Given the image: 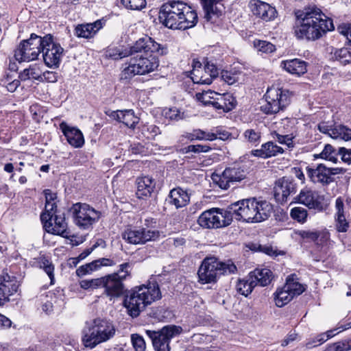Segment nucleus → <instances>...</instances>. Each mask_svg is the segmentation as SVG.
<instances>
[{"mask_svg": "<svg viewBox=\"0 0 351 351\" xmlns=\"http://www.w3.org/2000/svg\"><path fill=\"white\" fill-rule=\"evenodd\" d=\"M297 21L294 27L295 36L298 39L317 40L327 32L335 29L332 20L317 8H308L295 12Z\"/></svg>", "mask_w": 351, "mask_h": 351, "instance_id": "1", "label": "nucleus"}, {"mask_svg": "<svg viewBox=\"0 0 351 351\" xmlns=\"http://www.w3.org/2000/svg\"><path fill=\"white\" fill-rule=\"evenodd\" d=\"M158 19L166 27L186 29L197 23V14L191 6L180 1H168L160 8Z\"/></svg>", "mask_w": 351, "mask_h": 351, "instance_id": "2", "label": "nucleus"}, {"mask_svg": "<svg viewBox=\"0 0 351 351\" xmlns=\"http://www.w3.org/2000/svg\"><path fill=\"white\" fill-rule=\"evenodd\" d=\"M273 211V206L266 200L255 197L243 199L229 205L232 218L246 223H260L267 220Z\"/></svg>", "mask_w": 351, "mask_h": 351, "instance_id": "3", "label": "nucleus"}, {"mask_svg": "<svg viewBox=\"0 0 351 351\" xmlns=\"http://www.w3.org/2000/svg\"><path fill=\"white\" fill-rule=\"evenodd\" d=\"M161 297L158 284L156 282H149L147 285L132 289L125 296L123 304L128 314L132 317H136L147 306Z\"/></svg>", "mask_w": 351, "mask_h": 351, "instance_id": "4", "label": "nucleus"}, {"mask_svg": "<svg viewBox=\"0 0 351 351\" xmlns=\"http://www.w3.org/2000/svg\"><path fill=\"white\" fill-rule=\"evenodd\" d=\"M116 328L113 323L106 319L96 318L86 322L82 330V343L86 348L93 349L97 345L114 337Z\"/></svg>", "mask_w": 351, "mask_h": 351, "instance_id": "5", "label": "nucleus"}, {"mask_svg": "<svg viewBox=\"0 0 351 351\" xmlns=\"http://www.w3.org/2000/svg\"><path fill=\"white\" fill-rule=\"evenodd\" d=\"M154 52H139L130 59L120 75L121 80H129L136 75H145L155 71L159 66L158 58L153 55ZM159 55L157 52H155Z\"/></svg>", "mask_w": 351, "mask_h": 351, "instance_id": "6", "label": "nucleus"}, {"mask_svg": "<svg viewBox=\"0 0 351 351\" xmlns=\"http://www.w3.org/2000/svg\"><path fill=\"white\" fill-rule=\"evenodd\" d=\"M130 267L129 263H125L119 265L117 272L101 277V289H104L103 295L108 298L110 301L125 295L126 292L123 281L130 276L128 268Z\"/></svg>", "mask_w": 351, "mask_h": 351, "instance_id": "7", "label": "nucleus"}, {"mask_svg": "<svg viewBox=\"0 0 351 351\" xmlns=\"http://www.w3.org/2000/svg\"><path fill=\"white\" fill-rule=\"evenodd\" d=\"M237 267L231 262L223 263L215 257L206 258L198 269L199 281L203 284L215 282L221 275L234 274Z\"/></svg>", "mask_w": 351, "mask_h": 351, "instance_id": "8", "label": "nucleus"}, {"mask_svg": "<svg viewBox=\"0 0 351 351\" xmlns=\"http://www.w3.org/2000/svg\"><path fill=\"white\" fill-rule=\"evenodd\" d=\"M157 52L160 56L166 55L168 49L166 45L155 42L151 37L144 36L137 40L130 48V50H120L119 49H110L107 51V56L114 60L138 53L139 52Z\"/></svg>", "mask_w": 351, "mask_h": 351, "instance_id": "9", "label": "nucleus"}, {"mask_svg": "<svg viewBox=\"0 0 351 351\" xmlns=\"http://www.w3.org/2000/svg\"><path fill=\"white\" fill-rule=\"evenodd\" d=\"M44 45V36L32 34L29 38L22 40L14 52L17 61L29 62L38 58L42 52Z\"/></svg>", "mask_w": 351, "mask_h": 351, "instance_id": "10", "label": "nucleus"}, {"mask_svg": "<svg viewBox=\"0 0 351 351\" xmlns=\"http://www.w3.org/2000/svg\"><path fill=\"white\" fill-rule=\"evenodd\" d=\"M266 104L261 106V110L265 114H275L285 108L291 101L289 90L282 88H268L265 95Z\"/></svg>", "mask_w": 351, "mask_h": 351, "instance_id": "11", "label": "nucleus"}, {"mask_svg": "<svg viewBox=\"0 0 351 351\" xmlns=\"http://www.w3.org/2000/svg\"><path fill=\"white\" fill-rule=\"evenodd\" d=\"M75 223L82 230L93 228L94 224L101 218L100 211L85 203H76L71 208Z\"/></svg>", "mask_w": 351, "mask_h": 351, "instance_id": "12", "label": "nucleus"}, {"mask_svg": "<svg viewBox=\"0 0 351 351\" xmlns=\"http://www.w3.org/2000/svg\"><path fill=\"white\" fill-rule=\"evenodd\" d=\"M232 221L229 213V206L226 210L213 208L203 212L197 219L198 224L204 228H219L229 226Z\"/></svg>", "mask_w": 351, "mask_h": 351, "instance_id": "13", "label": "nucleus"}, {"mask_svg": "<svg viewBox=\"0 0 351 351\" xmlns=\"http://www.w3.org/2000/svg\"><path fill=\"white\" fill-rule=\"evenodd\" d=\"M182 331V327L169 325L158 331L147 330L146 334L152 339L156 351H170L169 343L171 339L179 335Z\"/></svg>", "mask_w": 351, "mask_h": 351, "instance_id": "14", "label": "nucleus"}, {"mask_svg": "<svg viewBox=\"0 0 351 351\" xmlns=\"http://www.w3.org/2000/svg\"><path fill=\"white\" fill-rule=\"evenodd\" d=\"M159 236V231L145 228H128L121 233L122 239L132 245L145 244L147 241L156 240Z\"/></svg>", "mask_w": 351, "mask_h": 351, "instance_id": "15", "label": "nucleus"}, {"mask_svg": "<svg viewBox=\"0 0 351 351\" xmlns=\"http://www.w3.org/2000/svg\"><path fill=\"white\" fill-rule=\"evenodd\" d=\"M63 48L60 44L53 42L51 34L44 36L42 53L44 62L49 67H58L62 56Z\"/></svg>", "mask_w": 351, "mask_h": 351, "instance_id": "16", "label": "nucleus"}, {"mask_svg": "<svg viewBox=\"0 0 351 351\" xmlns=\"http://www.w3.org/2000/svg\"><path fill=\"white\" fill-rule=\"evenodd\" d=\"M53 217L54 218L50 217L49 214L47 213H41L40 220L44 228L49 233L67 238L69 232L67 231V223L64 215L63 213L62 215H55Z\"/></svg>", "mask_w": 351, "mask_h": 351, "instance_id": "17", "label": "nucleus"}, {"mask_svg": "<svg viewBox=\"0 0 351 351\" xmlns=\"http://www.w3.org/2000/svg\"><path fill=\"white\" fill-rule=\"evenodd\" d=\"M245 178V171L237 166L225 169L222 174L214 176L213 180L221 189L226 190L231 184L241 182Z\"/></svg>", "mask_w": 351, "mask_h": 351, "instance_id": "18", "label": "nucleus"}, {"mask_svg": "<svg viewBox=\"0 0 351 351\" xmlns=\"http://www.w3.org/2000/svg\"><path fill=\"white\" fill-rule=\"evenodd\" d=\"M324 197L319 195L315 191L309 189H302L300 193L294 197L293 202L303 204L309 209H315L323 211L326 209L327 204L324 202Z\"/></svg>", "mask_w": 351, "mask_h": 351, "instance_id": "19", "label": "nucleus"}, {"mask_svg": "<svg viewBox=\"0 0 351 351\" xmlns=\"http://www.w3.org/2000/svg\"><path fill=\"white\" fill-rule=\"evenodd\" d=\"M298 185L291 178L283 177L275 182L274 188V198L277 202L284 204L289 195L297 192Z\"/></svg>", "mask_w": 351, "mask_h": 351, "instance_id": "20", "label": "nucleus"}, {"mask_svg": "<svg viewBox=\"0 0 351 351\" xmlns=\"http://www.w3.org/2000/svg\"><path fill=\"white\" fill-rule=\"evenodd\" d=\"M306 173L311 182L322 186H328L335 181L334 177L330 176L329 167L324 164L307 166Z\"/></svg>", "mask_w": 351, "mask_h": 351, "instance_id": "21", "label": "nucleus"}, {"mask_svg": "<svg viewBox=\"0 0 351 351\" xmlns=\"http://www.w3.org/2000/svg\"><path fill=\"white\" fill-rule=\"evenodd\" d=\"M249 6L256 17L265 22L274 20L278 14L275 7L260 0H251Z\"/></svg>", "mask_w": 351, "mask_h": 351, "instance_id": "22", "label": "nucleus"}, {"mask_svg": "<svg viewBox=\"0 0 351 351\" xmlns=\"http://www.w3.org/2000/svg\"><path fill=\"white\" fill-rule=\"evenodd\" d=\"M60 129L65 136L67 142L74 147H81L84 144V138L82 132L74 127L68 125L65 122L60 124Z\"/></svg>", "mask_w": 351, "mask_h": 351, "instance_id": "23", "label": "nucleus"}, {"mask_svg": "<svg viewBox=\"0 0 351 351\" xmlns=\"http://www.w3.org/2000/svg\"><path fill=\"white\" fill-rule=\"evenodd\" d=\"M137 190L136 195L138 198L147 199L152 196L156 189V181L152 177L143 176L136 179Z\"/></svg>", "mask_w": 351, "mask_h": 351, "instance_id": "24", "label": "nucleus"}, {"mask_svg": "<svg viewBox=\"0 0 351 351\" xmlns=\"http://www.w3.org/2000/svg\"><path fill=\"white\" fill-rule=\"evenodd\" d=\"M284 149L275 144L273 141H268L262 144L260 149L252 150V156L262 158H269L282 154Z\"/></svg>", "mask_w": 351, "mask_h": 351, "instance_id": "25", "label": "nucleus"}, {"mask_svg": "<svg viewBox=\"0 0 351 351\" xmlns=\"http://www.w3.org/2000/svg\"><path fill=\"white\" fill-rule=\"evenodd\" d=\"M280 66L291 75L300 76L307 71V63L298 58L282 60Z\"/></svg>", "mask_w": 351, "mask_h": 351, "instance_id": "26", "label": "nucleus"}, {"mask_svg": "<svg viewBox=\"0 0 351 351\" xmlns=\"http://www.w3.org/2000/svg\"><path fill=\"white\" fill-rule=\"evenodd\" d=\"M297 234L307 241L314 242L317 245H322L329 239V233L322 230H299Z\"/></svg>", "mask_w": 351, "mask_h": 351, "instance_id": "27", "label": "nucleus"}, {"mask_svg": "<svg viewBox=\"0 0 351 351\" xmlns=\"http://www.w3.org/2000/svg\"><path fill=\"white\" fill-rule=\"evenodd\" d=\"M190 197L186 191L181 188L171 190L167 201L169 204L175 206L176 208L185 206L189 202Z\"/></svg>", "mask_w": 351, "mask_h": 351, "instance_id": "28", "label": "nucleus"}, {"mask_svg": "<svg viewBox=\"0 0 351 351\" xmlns=\"http://www.w3.org/2000/svg\"><path fill=\"white\" fill-rule=\"evenodd\" d=\"M8 280L5 277L0 278V304L9 300V296L13 295L18 290L19 285L15 280H10V276H7Z\"/></svg>", "mask_w": 351, "mask_h": 351, "instance_id": "29", "label": "nucleus"}, {"mask_svg": "<svg viewBox=\"0 0 351 351\" xmlns=\"http://www.w3.org/2000/svg\"><path fill=\"white\" fill-rule=\"evenodd\" d=\"M222 0H201L207 21H211L214 16L218 17L222 12Z\"/></svg>", "mask_w": 351, "mask_h": 351, "instance_id": "30", "label": "nucleus"}, {"mask_svg": "<svg viewBox=\"0 0 351 351\" xmlns=\"http://www.w3.org/2000/svg\"><path fill=\"white\" fill-rule=\"evenodd\" d=\"M102 27L101 21L98 20L93 23L77 25L75 29V34L77 37L92 38Z\"/></svg>", "mask_w": 351, "mask_h": 351, "instance_id": "31", "label": "nucleus"}, {"mask_svg": "<svg viewBox=\"0 0 351 351\" xmlns=\"http://www.w3.org/2000/svg\"><path fill=\"white\" fill-rule=\"evenodd\" d=\"M213 107L218 110H222L224 112H229L235 107L236 101L234 98L230 94H219L215 99Z\"/></svg>", "mask_w": 351, "mask_h": 351, "instance_id": "32", "label": "nucleus"}, {"mask_svg": "<svg viewBox=\"0 0 351 351\" xmlns=\"http://www.w3.org/2000/svg\"><path fill=\"white\" fill-rule=\"evenodd\" d=\"M250 278L256 282V285L265 287L272 280V271L267 268L256 269L250 273Z\"/></svg>", "mask_w": 351, "mask_h": 351, "instance_id": "33", "label": "nucleus"}, {"mask_svg": "<svg viewBox=\"0 0 351 351\" xmlns=\"http://www.w3.org/2000/svg\"><path fill=\"white\" fill-rule=\"evenodd\" d=\"M256 286L255 281L250 278V275L249 274L245 278L238 281L236 289L238 293L243 295L247 296L252 293Z\"/></svg>", "mask_w": 351, "mask_h": 351, "instance_id": "34", "label": "nucleus"}, {"mask_svg": "<svg viewBox=\"0 0 351 351\" xmlns=\"http://www.w3.org/2000/svg\"><path fill=\"white\" fill-rule=\"evenodd\" d=\"M274 295L276 305L278 307L284 306L293 298L285 286L278 289Z\"/></svg>", "mask_w": 351, "mask_h": 351, "instance_id": "35", "label": "nucleus"}, {"mask_svg": "<svg viewBox=\"0 0 351 351\" xmlns=\"http://www.w3.org/2000/svg\"><path fill=\"white\" fill-rule=\"evenodd\" d=\"M22 81L33 78L38 81H42L40 71L37 64H32L27 69H25L19 75Z\"/></svg>", "mask_w": 351, "mask_h": 351, "instance_id": "36", "label": "nucleus"}, {"mask_svg": "<svg viewBox=\"0 0 351 351\" xmlns=\"http://www.w3.org/2000/svg\"><path fill=\"white\" fill-rule=\"evenodd\" d=\"M119 122L123 123L130 128H135L139 122V118L135 115L133 110H124L122 112Z\"/></svg>", "mask_w": 351, "mask_h": 351, "instance_id": "37", "label": "nucleus"}, {"mask_svg": "<svg viewBox=\"0 0 351 351\" xmlns=\"http://www.w3.org/2000/svg\"><path fill=\"white\" fill-rule=\"evenodd\" d=\"M243 137L247 143L257 146L261 141V132L257 128H248L243 132Z\"/></svg>", "mask_w": 351, "mask_h": 351, "instance_id": "38", "label": "nucleus"}, {"mask_svg": "<svg viewBox=\"0 0 351 351\" xmlns=\"http://www.w3.org/2000/svg\"><path fill=\"white\" fill-rule=\"evenodd\" d=\"M285 289L289 291L290 294L294 298L295 295H299L304 291V287L302 284L296 282L293 278L290 276L287 279L285 284Z\"/></svg>", "mask_w": 351, "mask_h": 351, "instance_id": "39", "label": "nucleus"}, {"mask_svg": "<svg viewBox=\"0 0 351 351\" xmlns=\"http://www.w3.org/2000/svg\"><path fill=\"white\" fill-rule=\"evenodd\" d=\"M330 136L333 138H340L345 141H351V129L344 125H337L334 128Z\"/></svg>", "mask_w": 351, "mask_h": 351, "instance_id": "40", "label": "nucleus"}, {"mask_svg": "<svg viewBox=\"0 0 351 351\" xmlns=\"http://www.w3.org/2000/svg\"><path fill=\"white\" fill-rule=\"evenodd\" d=\"M333 58L342 64L351 63V51L348 48L337 49L334 52Z\"/></svg>", "mask_w": 351, "mask_h": 351, "instance_id": "41", "label": "nucleus"}, {"mask_svg": "<svg viewBox=\"0 0 351 351\" xmlns=\"http://www.w3.org/2000/svg\"><path fill=\"white\" fill-rule=\"evenodd\" d=\"M290 215L293 219L304 223L307 219L308 212L304 208L294 207L291 210Z\"/></svg>", "mask_w": 351, "mask_h": 351, "instance_id": "42", "label": "nucleus"}, {"mask_svg": "<svg viewBox=\"0 0 351 351\" xmlns=\"http://www.w3.org/2000/svg\"><path fill=\"white\" fill-rule=\"evenodd\" d=\"M216 95V92L208 90L202 93H197L196 97L198 101L203 103L204 105H212L213 106Z\"/></svg>", "mask_w": 351, "mask_h": 351, "instance_id": "43", "label": "nucleus"}, {"mask_svg": "<svg viewBox=\"0 0 351 351\" xmlns=\"http://www.w3.org/2000/svg\"><path fill=\"white\" fill-rule=\"evenodd\" d=\"M114 263L112 260L109 258H99L88 263V267L89 268L90 273L98 270L102 266H112Z\"/></svg>", "mask_w": 351, "mask_h": 351, "instance_id": "44", "label": "nucleus"}, {"mask_svg": "<svg viewBox=\"0 0 351 351\" xmlns=\"http://www.w3.org/2000/svg\"><path fill=\"white\" fill-rule=\"evenodd\" d=\"M338 152H336L335 148L330 144H327L325 145L324 149L321 153V156L322 158L331 161L334 163H336L337 161Z\"/></svg>", "mask_w": 351, "mask_h": 351, "instance_id": "45", "label": "nucleus"}, {"mask_svg": "<svg viewBox=\"0 0 351 351\" xmlns=\"http://www.w3.org/2000/svg\"><path fill=\"white\" fill-rule=\"evenodd\" d=\"M80 287L84 290L101 289V278L80 281Z\"/></svg>", "mask_w": 351, "mask_h": 351, "instance_id": "46", "label": "nucleus"}, {"mask_svg": "<svg viewBox=\"0 0 351 351\" xmlns=\"http://www.w3.org/2000/svg\"><path fill=\"white\" fill-rule=\"evenodd\" d=\"M254 45L258 51L263 53H272L276 51L275 45L266 40H254Z\"/></svg>", "mask_w": 351, "mask_h": 351, "instance_id": "47", "label": "nucleus"}, {"mask_svg": "<svg viewBox=\"0 0 351 351\" xmlns=\"http://www.w3.org/2000/svg\"><path fill=\"white\" fill-rule=\"evenodd\" d=\"M122 4L128 9L141 10L146 6L145 0H121Z\"/></svg>", "mask_w": 351, "mask_h": 351, "instance_id": "48", "label": "nucleus"}, {"mask_svg": "<svg viewBox=\"0 0 351 351\" xmlns=\"http://www.w3.org/2000/svg\"><path fill=\"white\" fill-rule=\"evenodd\" d=\"M351 346L348 341H338L327 346L326 351H349Z\"/></svg>", "mask_w": 351, "mask_h": 351, "instance_id": "49", "label": "nucleus"}, {"mask_svg": "<svg viewBox=\"0 0 351 351\" xmlns=\"http://www.w3.org/2000/svg\"><path fill=\"white\" fill-rule=\"evenodd\" d=\"M131 341L135 351L145 350V341L142 336L138 334H132L131 335Z\"/></svg>", "mask_w": 351, "mask_h": 351, "instance_id": "50", "label": "nucleus"}, {"mask_svg": "<svg viewBox=\"0 0 351 351\" xmlns=\"http://www.w3.org/2000/svg\"><path fill=\"white\" fill-rule=\"evenodd\" d=\"M210 149H211V148L208 145H189V146L182 149V152L183 154H187L189 152L206 153V152H209Z\"/></svg>", "mask_w": 351, "mask_h": 351, "instance_id": "51", "label": "nucleus"}, {"mask_svg": "<svg viewBox=\"0 0 351 351\" xmlns=\"http://www.w3.org/2000/svg\"><path fill=\"white\" fill-rule=\"evenodd\" d=\"M326 341V338H325V336L324 335L319 334L315 337L309 338L307 339L305 343V346L308 349H311L322 345Z\"/></svg>", "mask_w": 351, "mask_h": 351, "instance_id": "52", "label": "nucleus"}, {"mask_svg": "<svg viewBox=\"0 0 351 351\" xmlns=\"http://www.w3.org/2000/svg\"><path fill=\"white\" fill-rule=\"evenodd\" d=\"M336 229L339 232H346L349 228V223L346 221L344 215L336 216Z\"/></svg>", "mask_w": 351, "mask_h": 351, "instance_id": "53", "label": "nucleus"}, {"mask_svg": "<svg viewBox=\"0 0 351 351\" xmlns=\"http://www.w3.org/2000/svg\"><path fill=\"white\" fill-rule=\"evenodd\" d=\"M273 136L279 143L285 144L287 145L288 147H293V138L289 135H281L275 132Z\"/></svg>", "mask_w": 351, "mask_h": 351, "instance_id": "54", "label": "nucleus"}, {"mask_svg": "<svg viewBox=\"0 0 351 351\" xmlns=\"http://www.w3.org/2000/svg\"><path fill=\"white\" fill-rule=\"evenodd\" d=\"M40 267L43 268L44 271L49 276L51 281L52 282L54 279V267L51 263H50L47 259L44 258L42 259Z\"/></svg>", "mask_w": 351, "mask_h": 351, "instance_id": "55", "label": "nucleus"}, {"mask_svg": "<svg viewBox=\"0 0 351 351\" xmlns=\"http://www.w3.org/2000/svg\"><path fill=\"white\" fill-rule=\"evenodd\" d=\"M165 116L171 120H179L181 119L180 112L176 108H169L165 110Z\"/></svg>", "mask_w": 351, "mask_h": 351, "instance_id": "56", "label": "nucleus"}, {"mask_svg": "<svg viewBox=\"0 0 351 351\" xmlns=\"http://www.w3.org/2000/svg\"><path fill=\"white\" fill-rule=\"evenodd\" d=\"M42 81L54 83L58 81V73L53 71H47L41 74Z\"/></svg>", "mask_w": 351, "mask_h": 351, "instance_id": "57", "label": "nucleus"}, {"mask_svg": "<svg viewBox=\"0 0 351 351\" xmlns=\"http://www.w3.org/2000/svg\"><path fill=\"white\" fill-rule=\"evenodd\" d=\"M338 154L341 156V160L348 164H351V149L339 147Z\"/></svg>", "mask_w": 351, "mask_h": 351, "instance_id": "58", "label": "nucleus"}, {"mask_svg": "<svg viewBox=\"0 0 351 351\" xmlns=\"http://www.w3.org/2000/svg\"><path fill=\"white\" fill-rule=\"evenodd\" d=\"M206 73H208L210 78H215L218 76L219 72L217 67L213 63L207 62L204 66Z\"/></svg>", "mask_w": 351, "mask_h": 351, "instance_id": "59", "label": "nucleus"}, {"mask_svg": "<svg viewBox=\"0 0 351 351\" xmlns=\"http://www.w3.org/2000/svg\"><path fill=\"white\" fill-rule=\"evenodd\" d=\"M57 205L56 202H45V211L43 213L49 214L50 217H53V215H56Z\"/></svg>", "mask_w": 351, "mask_h": 351, "instance_id": "60", "label": "nucleus"}, {"mask_svg": "<svg viewBox=\"0 0 351 351\" xmlns=\"http://www.w3.org/2000/svg\"><path fill=\"white\" fill-rule=\"evenodd\" d=\"M11 325V320L7 317L0 314V330L9 328Z\"/></svg>", "mask_w": 351, "mask_h": 351, "instance_id": "61", "label": "nucleus"}, {"mask_svg": "<svg viewBox=\"0 0 351 351\" xmlns=\"http://www.w3.org/2000/svg\"><path fill=\"white\" fill-rule=\"evenodd\" d=\"M344 204L341 197H338L335 202V208L337 210V215H344Z\"/></svg>", "mask_w": 351, "mask_h": 351, "instance_id": "62", "label": "nucleus"}, {"mask_svg": "<svg viewBox=\"0 0 351 351\" xmlns=\"http://www.w3.org/2000/svg\"><path fill=\"white\" fill-rule=\"evenodd\" d=\"M319 130L324 134H328L330 136V133H332V128L331 126L328 125L326 123L322 122L318 125Z\"/></svg>", "mask_w": 351, "mask_h": 351, "instance_id": "63", "label": "nucleus"}, {"mask_svg": "<svg viewBox=\"0 0 351 351\" xmlns=\"http://www.w3.org/2000/svg\"><path fill=\"white\" fill-rule=\"evenodd\" d=\"M45 196V202H55L57 198L56 193H53L49 189H45L43 191Z\"/></svg>", "mask_w": 351, "mask_h": 351, "instance_id": "64", "label": "nucleus"}]
</instances>
